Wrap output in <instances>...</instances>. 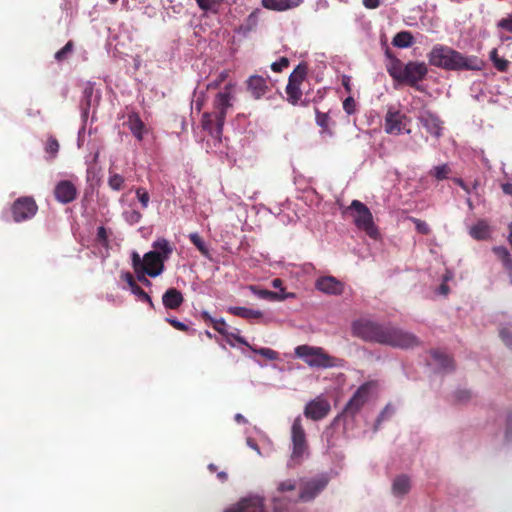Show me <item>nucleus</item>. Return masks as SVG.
<instances>
[{
	"label": "nucleus",
	"mask_w": 512,
	"mask_h": 512,
	"mask_svg": "<svg viewBox=\"0 0 512 512\" xmlns=\"http://www.w3.org/2000/svg\"><path fill=\"white\" fill-rule=\"evenodd\" d=\"M352 333L364 341L402 349L413 348L420 343L416 335L393 327L390 322H352Z\"/></svg>",
	"instance_id": "1"
},
{
	"label": "nucleus",
	"mask_w": 512,
	"mask_h": 512,
	"mask_svg": "<svg viewBox=\"0 0 512 512\" xmlns=\"http://www.w3.org/2000/svg\"><path fill=\"white\" fill-rule=\"evenodd\" d=\"M375 389L376 382L374 381H367L357 388L352 397L344 406L342 412L333 419L330 426L323 432V437L327 438L329 446H331L330 437L332 436V430L340 426L342 427L343 432H348L350 429H352L356 415L370 400Z\"/></svg>",
	"instance_id": "2"
},
{
	"label": "nucleus",
	"mask_w": 512,
	"mask_h": 512,
	"mask_svg": "<svg viewBox=\"0 0 512 512\" xmlns=\"http://www.w3.org/2000/svg\"><path fill=\"white\" fill-rule=\"evenodd\" d=\"M432 66L449 71H480L484 61L475 55L466 56L461 52L444 45H435L428 54Z\"/></svg>",
	"instance_id": "3"
},
{
	"label": "nucleus",
	"mask_w": 512,
	"mask_h": 512,
	"mask_svg": "<svg viewBox=\"0 0 512 512\" xmlns=\"http://www.w3.org/2000/svg\"><path fill=\"white\" fill-rule=\"evenodd\" d=\"M343 215H349L357 229L365 232L370 238L376 240L380 233L374 223L370 209L361 201L353 200L351 204L342 211Z\"/></svg>",
	"instance_id": "4"
},
{
	"label": "nucleus",
	"mask_w": 512,
	"mask_h": 512,
	"mask_svg": "<svg viewBox=\"0 0 512 512\" xmlns=\"http://www.w3.org/2000/svg\"><path fill=\"white\" fill-rule=\"evenodd\" d=\"M291 455L288 460V467H295L301 464L309 456L306 433L302 425L301 416H297L291 427Z\"/></svg>",
	"instance_id": "5"
},
{
	"label": "nucleus",
	"mask_w": 512,
	"mask_h": 512,
	"mask_svg": "<svg viewBox=\"0 0 512 512\" xmlns=\"http://www.w3.org/2000/svg\"><path fill=\"white\" fill-rule=\"evenodd\" d=\"M295 355L303 359L308 366L313 368H332L339 366L338 358L325 353L321 347L299 345L295 348Z\"/></svg>",
	"instance_id": "6"
},
{
	"label": "nucleus",
	"mask_w": 512,
	"mask_h": 512,
	"mask_svg": "<svg viewBox=\"0 0 512 512\" xmlns=\"http://www.w3.org/2000/svg\"><path fill=\"white\" fill-rule=\"evenodd\" d=\"M337 473L322 472L310 478H302L299 484V499L302 502L314 500L327 487Z\"/></svg>",
	"instance_id": "7"
},
{
	"label": "nucleus",
	"mask_w": 512,
	"mask_h": 512,
	"mask_svg": "<svg viewBox=\"0 0 512 512\" xmlns=\"http://www.w3.org/2000/svg\"><path fill=\"white\" fill-rule=\"evenodd\" d=\"M134 272L144 271L150 277L160 275L164 270V259L160 252L150 251L143 258L137 252L132 253Z\"/></svg>",
	"instance_id": "8"
},
{
	"label": "nucleus",
	"mask_w": 512,
	"mask_h": 512,
	"mask_svg": "<svg viewBox=\"0 0 512 512\" xmlns=\"http://www.w3.org/2000/svg\"><path fill=\"white\" fill-rule=\"evenodd\" d=\"M427 73L428 68L424 62L409 61L400 72L390 74L395 80L421 90L418 83L426 77Z\"/></svg>",
	"instance_id": "9"
},
{
	"label": "nucleus",
	"mask_w": 512,
	"mask_h": 512,
	"mask_svg": "<svg viewBox=\"0 0 512 512\" xmlns=\"http://www.w3.org/2000/svg\"><path fill=\"white\" fill-rule=\"evenodd\" d=\"M232 84H228L224 87L223 91H220L216 94L215 99L213 101V108L215 112L216 119V134L221 135L223 130V125L226 118L227 110L232 107Z\"/></svg>",
	"instance_id": "10"
},
{
	"label": "nucleus",
	"mask_w": 512,
	"mask_h": 512,
	"mask_svg": "<svg viewBox=\"0 0 512 512\" xmlns=\"http://www.w3.org/2000/svg\"><path fill=\"white\" fill-rule=\"evenodd\" d=\"M38 211V205L32 196L17 198L11 205V215L16 223L31 220Z\"/></svg>",
	"instance_id": "11"
},
{
	"label": "nucleus",
	"mask_w": 512,
	"mask_h": 512,
	"mask_svg": "<svg viewBox=\"0 0 512 512\" xmlns=\"http://www.w3.org/2000/svg\"><path fill=\"white\" fill-rule=\"evenodd\" d=\"M432 358L429 366L432 368L435 374H449L455 370V364L453 358L446 352L439 349L430 350Z\"/></svg>",
	"instance_id": "12"
},
{
	"label": "nucleus",
	"mask_w": 512,
	"mask_h": 512,
	"mask_svg": "<svg viewBox=\"0 0 512 512\" xmlns=\"http://www.w3.org/2000/svg\"><path fill=\"white\" fill-rule=\"evenodd\" d=\"M331 407L327 400L323 398H316L309 401L304 408V415L314 421L325 418Z\"/></svg>",
	"instance_id": "13"
},
{
	"label": "nucleus",
	"mask_w": 512,
	"mask_h": 512,
	"mask_svg": "<svg viewBox=\"0 0 512 512\" xmlns=\"http://www.w3.org/2000/svg\"><path fill=\"white\" fill-rule=\"evenodd\" d=\"M212 323H213L214 330L217 332V334H215V338L220 343V345L223 346V341H225L232 347H234L236 345V342L241 345L249 346L247 341L245 340V338H243L233 332H228L227 322H212Z\"/></svg>",
	"instance_id": "14"
},
{
	"label": "nucleus",
	"mask_w": 512,
	"mask_h": 512,
	"mask_svg": "<svg viewBox=\"0 0 512 512\" xmlns=\"http://www.w3.org/2000/svg\"><path fill=\"white\" fill-rule=\"evenodd\" d=\"M407 117L399 110L389 108L385 116V132L388 134L398 135L405 127L404 121Z\"/></svg>",
	"instance_id": "15"
},
{
	"label": "nucleus",
	"mask_w": 512,
	"mask_h": 512,
	"mask_svg": "<svg viewBox=\"0 0 512 512\" xmlns=\"http://www.w3.org/2000/svg\"><path fill=\"white\" fill-rule=\"evenodd\" d=\"M77 188L68 180L58 182L54 188L55 199L62 204H68L77 197Z\"/></svg>",
	"instance_id": "16"
},
{
	"label": "nucleus",
	"mask_w": 512,
	"mask_h": 512,
	"mask_svg": "<svg viewBox=\"0 0 512 512\" xmlns=\"http://www.w3.org/2000/svg\"><path fill=\"white\" fill-rule=\"evenodd\" d=\"M224 512H264L263 499L259 496L243 498Z\"/></svg>",
	"instance_id": "17"
},
{
	"label": "nucleus",
	"mask_w": 512,
	"mask_h": 512,
	"mask_svg": "<svg viewBox=\"0 0 512 512\" xmlns=\"http://www.w3.org/2000/svg\"><path fill=\"white\" fill-rule=\"evenodd\" d=\"M316 289L329 295H341L344 292V284L333 276H323L316 280Z\"/></svg>",
	"instance_id": "18"
},
{
	"label": "nucleus",
	"mask_w": 512,
	"mask_h": 512,
	"mask_svg": "<svg viewBox=\"0 0 512 512\" xmlns=\"http://www.w3.org/2000/svg\"><path fill=\"white\" fill-rule=\"evenodd\" d=\"M419 121L428 133L435 137H440L442 122L436 114L429 110H424L419 115Z\"/></svg>",
	"instance_id": "19"
},
{
	"label": "nucleus",
	"mask_w": 512,
	"mask_h": 512,
	"mask_svg": "<svg viewBox=\"0 0 512 512\" xmlns=\"http://www.w3.org/2000/svg\"><path fill=\"white\" fill-rule=\"evenodd\" d=\"M247 89L255 99H260L270 90L267 78L260 75H252L248 78Z\"/></svg>",
	"instance_id": "20"
},
{
	"label": "nucleus",
	"mask_w": 512,
	"mask_h": 512,
	"mask_svg": "<svg viewBox=\"0 0 512 512\" xmlns=\"http://www.w3.org/2000/svg\"><path fill=\"white\" fill-rule=\"evenodd\" d=\"M99 101V96L94 95V84L92 82H87L84 85L82 91V99L80 102V108L82 111V116L84 118L88 117L89 110L92 106H94Z\"/></svg>",
	"instance_id": "21"
},
{
	"label": "nucleus",
	"mask_w": 512,
	"mask_h": 512,
	"mask_svg": "<svg viewBox=\"0 0 512 512\" xmlns=\"http://www.w3.org/2000/svg\"><path fill=\"white\" fill-rule=\"evenodd\" d=\"M249 289L251 292L258 298L264 299L267 301H282L287 298H294V293L285 292L284 288H281V292H273L267 289H262L257 286H250Z\"/></svg>",
	"instance_id": "22"
},
{
	"label": "nucleus",
	"mask_w": 512,
	"mask_h": 512,
	"mask_svg": "<svg viewBox=\"0 0 512 512\" xmlns=\"http://www.w3.org/2000/svg\"><path fill=\"white\" fill-rule=\"evenodd\" d=\"M303 0H261V5L267 10L283 12L299 7Z\"/></svg>",
	"instance_id": "23"
},
{
	"label": "nucleus",
	"mask_w": 512,
	"mask_h": 512,
	"mask_svg": "<svg viewBox=\"0 0 512 512\" xmlns=\"http://www.w3.org/2000/svg\"><path fill=\"white\" fill-rule=\"evenodd\" d=\"M163 305L169 309L178 308L183 302L182 293L175 289L169 288L162 297Z\"/></svg>",
	"instance_id": "24"
},
{
	"label": "nucleus",
	"mask_w": 512,
	"mask_h": 512,
	"mask_svg": "<svg viewBox=\"0 0 512 512\" xmlns=\"http://www.w3.org/2000/svg\"><path fill=\"white\" fill-rule=\"evenodd\" d=\"M410 479L406 475L397 476L392 483V492L395 496H403L410 490Z\"/></svg>",
	"instance_id": "25"
},
{
	"label": "nucleus",
	"mask_w": 512,
	"mask_h": 512,
	"mask_svg": "<svg viewBox=\"0 0 512 512\" xmlns=\"http://www.w3.org/2000/svg\"><path fill=\"white\" fill-rule=\"evenodd\" d=\"M492 251L497 258L502 261L505 270L509 273L510 277H512V258L508 249L504 246H495Z\"/></svg>",
	"instance_id": "26"
},
{
	"label": "nucleus",
	"mask_w": 512,
	"mask_h": 512,
	"mask_svg": "<svg viewBox=\"0 0 512 512\" xmlns=\"http://www.w3.org/2000/svg\"><path fill=\"white\" fill-rule=\"evenodd\" d=\"M229 310L234 316L243 319H259L262 317L261 311L245 307H231Z\"/></svg>",
	"instance_id": "27"
},
{
	"label": "nucleus",
	"mask_w": 512,
	"mask_h": 512,
	"mask_svg": "<svg viewBox=\"0 0 512 512\" xmlns=\"http://www.w3.org/2000/svg\"><path fill=\"white\" fill-rule=\"evenodd\" d=\"M414 38L409 31L398 32L393 40L392 44L399 48H407L413 44Z\"/></svg>",
	"instance_id": "28"
},
{
	"label": "nucleus",
	"mask_w": 512,
	"mask_h": 512,
	"mask_svg": "<svg viewBox=\"0 0 512 512\" xmlns=\"http://www.w3.org/2000/svg\"><path fill=\"white\" fill-rule=\"evenodd\" d=\"M202 128L206 131H208L212 136L220 137L221 135L216 134V119H215V112H205L202 115Z\"/></svg>",
	"instance_id": "29"
},
{
	"label": "nucleus",
	"mask_w": 512,
	"mask_h": 512,
	"mask_svg": "<svg viewBox=\"0 0 512 512\" xmlns=\"http://www.w3.org/2000/svg\"><path fill=\"white\" fill-rule=\"evenodd\" d=\"M470 235L477 240H484L489 237V226L484 221H479L471 227Z\"/></svg>",
	"instance_id": "30"
},
{
	"label": "nucleus",
	"mask_w": 512,
	"mask_h": 512,
	"mask_svg": "<svg viewBox=\"0 0 512 512\" xmlns=\"http://www.w3.org/2000/svg\"><path fill=\"white\" fill-rule=\"evenodd\" d=\"M394 413H395L394 406H392L390 403L386 404L385 407L381 410V412L379 413V415L377 416V418L375 420L374 427H373L374 432L378 431L381 424L384 421L389 420L394 415Z\"/></svg>",
	"instance_id": "31"
},
{
	"label": "nucleus",
	"mask_w": 512,
	"mask_h": 512,
	"mask_svg": "<svg viewBox=\"0 0 512 512\" xmlns=\"http://www.w3.org/2000/svg\"><path fill=\"white\" fill-rule=\"evenodd\" d=\"M306 74L307 66L305 64H299L290 74L288 83L301 85L305 80Z\"/></svg>",
	"instance_id": "32"
},
{
	"label": "nucleus",
	"mask_w": 512,
	"mask_h": 512,
	"mask_svg": "<svg viewBox=\"0 0 512 512\" xmlns=\"http://www.w3.org/2000/svg\"><path fill=\"white\" fill-rule=\"evenodd\" d=\"M301 85L288 83L286 86L287 100L292 105H296L302 97Z\"/></svg>",
	"instance_id": "33"
},
{
	"label": "nucleus",
	"mask_w": 512,
	"mask_h": 512,
	"mask_svg": "<svg viewBox=\"0 0 512 512\" xmlns=\"http://www.w3.org/2000/svg\"><path fill=\"white\" fill-rule=\"evenodd\" d=\"M198 7L205 11L211 13H217L220 7L223 4L224 0H195Z\"/></svg>",
	"instance_id": "34"
},
{
	"label": "nucleus",
	"mask_w": 512,
	"mask_h": 512,
	"mask_svg": "<svg viewBox=\"0 0 512 512\" xmlns=\"http://www.w3.org/2000/svg\"><path fill=\"white\" fill-rule=\"evenodd\" d=\"M127 125L132 134H136V132H139L140 130H145L144 122L135 112L128 114Z\"/></svg>",
	"instance_id": "35"
},
{
	"label": "nucleus",
	"mask_w": 512,
	"mask_h": 512,
	"mask_svg": "<svg viewBox=\"0 0 512 512\" xmlns=\"http://www.w3.org/2000/svg\"><path fill=\"white\" fill-rule=\"evenodd\" d=\"M124 177L120 174H117L109 168V178L108 185L112 190L119 191L123 188L124 185Z\"/></svg>",
	"instance_id": "36"
},
{
	"label": "nucleus",
	"mask_w": 512,
	"mask_h": 512,
	"mask_svg": "<svg viewBox=\"0 0 512 512\" xmlns=\"http://www.w3.org/2000/svg\"><path fill=\"white\" fill-rule=\"evenodd\" d=\"M499 334L505 345L512 351V322H506L500 328Z\"/></svg>",
	"instance_id": "37"
},
{
	"label": "nucleus",
	"mask_w": 512,
	"mask_h": 512,
	"mask_svg": "<svg viewBox=\"0 0 512 512\" xmlns=\"http://www.w3.org/2000/svg\"><path fill=\"white\" fill-rule=\"evenodd\" d=\"M490 58H491V61L493 62V65L494 67L500 71V72H505L507 71L508 67H509V64L510 62L504 58H500L498 56V53H497V50L496 49H493L491 52H490Z\"/></svg>",
	"instance_id": "38"
},
{
	"label": "nucleus",
	"mask_w": 512,
	"mask_h": 512,
	"mask_svg": "<svg viewBox=\"0 0 512 512\" xmlns=\"http://www.w3.org/2000/svg\"><path fill=\"white\" fill-rule=\"evenodd\" d=\"M153 247L155 252L161 253L164 260H167L169 255L172 253V247L166 239H160L154 242Z\"/></svg>",
	"instance_id": "39"
},
{
	"label": "nucleus",
	"mask_w": 512,
	"mask_h": 512,
	"mask_svg": "<svg viewBox=\"0 0 512 512\" xmlns=\"http://www.w3.org/2000/svg\"><path fill=\"white\" fill-rule=\"evenodd\" d=\"M329 120L330 117L327 113L316 110V123L322 128V132L332 135V131L329 129Z\"/></svg>",
	"instance_id": "40"
},
{
	"label": "nucleus",
	"mask_w": 512,
	"mask_h": 512,
	"mask_svg": "<svg viewBox=\"0 0 512 512\" xmlns=\"http://www.w3.org/2000/svg\"><path fill=\"white\" fill-rule=\"evenodd\" d=\"M451 172V169L447 164L435 166L430 174L433 175L437 180H444L448 177V174Z\"/></svg>",
	"instance_id": "41"
},
{
	"label": "nucleus",
	"mask_w": 512,
	"mask_h": 512,
	"mask_svg": "<svg viewBox=\"0 0 512 512\" xmlns=\"http://www.w3.org/2000/svg\"><path fill=\"white\" fill-rule=\"evenodd\" d=\"M73 48H74L73 41H71V40L68 41L63 48H61L59 51H57L55 53V56H54L55 59L58 62L64 61L65 59H67L68 55L72 53Z\"/></svg>",
	"instance_id": "42"
},
{
	"label": "nucleus",
	"mask_w": 512,
	"mask_h": 512,
	"mask_svg": "<svg viewBox=\"0 0 512 512\" xmlns=\"http://www.w3.org/2000/svg\"><path fill=\"white\" fill-rule=\"evenodd\" d=\"M175 329L186 332L188 335H193L197 329L193 327L194 322H169Z\"/></svg>",
	"instance_id": "43"
},
{
	"label": "nucleus",
	"mask_w": 512,
	"mask_h": 512,
	"mask_svg": "<svg viewBox=\"0 0 512 512\" xmlns=\"http://www.w3.org/2000/svg\"><path fill=\"white\" fill-rule=\"evenodd\" d=\"M189 239L197 247V249L201 252V254H203V255L208 254V250L204 244V241L198 233H191L189 235Z\"/></svg>",
	"instance_id": "44"
},
{
	"label": "nucleus",
	"mask_w": 512,
	"mask_h": 512,
	"mask_svg": "<svg viewBox=\"0 0 512 512\" xmlns=\"http://www.w3.org/2000/svg\"><path fill=\"white\" fill-rule=\"evenodd\" d=\"M45 151L50 154L52 157H55L56 154L59 151V143L56 138L50 136L47 139L46 145H45Z\"/></svg>",
	"instance_id": "45"
},
{
	"label": "nucleus",
	"mask_w": 512,
	"mask_h": 512,
	"mask_svg": "<svg viewBox=\"0 0 512 512\" xmlns=\"http://www.w3.org/2000/svg\"><path fill=\"white\" fill-rule=\"evenodd\" d=\"M253 352L267 358L268 360H276L278 359V353L273 350V349H270V348H259V349H255V348H251Z\"/></svg>",
	"instance_id": "46"
},
{
	"label": "nucleus",
	"mask_w": 512,
	"mask_h": 512,
	"mask_svg": "<svg viewBox=\"0 0 512 512\" xmlns=\"http://www.w3.org/2000/svg\"><path fill=\"white\" fill-rule=\"evenodd\" d=\"M136 196L141 203L142 208L146 209L149 205L150 196L146 189L139 187L136 189Z\"/></svg>",
	"instance_id": "47"
},
{
	"label": "nucleus",
	"mask_w": 512,
	"mask_h": 512,
	"mask_svg": "<svg viewBox=\"0 0 512 512\" xmlns=\"http://www.w3.org/2000/svg\"><path fill=\"white\" fill-rule=\"evenodd\" d=\"M453 396L459 403H464L471 398V391L467 389H457L454 391Z\"/></svg>",
	"instance_id": "48"
},
{
	"label": "nucleus",
	"mask_w": 512,
	"mask_h": 512,
	"mask_svg": "<svg viewBox=\"0 0 512 512\" xmlns=\"http://www.w3.org/2000/svg\"><path fill=\"white\" fill-rule=\"evenodd\" d=\"M505 424V441L509 443L512 441V412H507Z\"/></svg>",
	"instance_id": "49"
},
{
	"label": "nucleus",
	"mask_w": 512,
	"mask_h": 512,
	"mask_svg": "<svg viewBox=\"0 0 512 512\" xmlns=\"http://www.w3.org/2000/svg\"><path fill=\"white\" fill-rule=\"evenodd\" d=\"M412 221L415 224L417 232H419L420 234L428 235L431 232L430 227L425 221H422L417 218H412Z\"/></svg>",
	"instance_id": "50"
},
{
	"label": "nucleus",
	"mask_w": 512,
	"mask_h": 512,
	"mask_svg": "<svg viewBox=\"0 0 512 512\" xmlns=\"http://www.w3.org/2000/svg\"><path fill=\"white\" fill-rule=\"evenodd\" d=\"M289 66V60L286 57H281L278 61L271 64V69L274 72H281L284 68Z\"/></svg>",
	"instance_id": "51"
},
{
	"label": "nucleus",
	"mask_w": 512,
	"mask_h": 512,
	"mask_svg": "<svg viewBox=\"0 0 512 512\" xmlns=\"http://www.w3.org/2000/svg\"><path fill=\"white\" fill-rule=\"evenodd\" d=\"M228 76V72L227 71H222L215 80L211 81L208 85H207V89H216L218 88L224 81L225 79L227 78Z\"/></svg>",
	"instance_id": "52"
},
{
	"label": "nucleus",
	"mask_w": 512,
	"mask_h": 512,
	"mask_svg": "<svg viewBox=\"0 0 512 512\" xmlns=\"http://www.w3.org/2000/svg\"><path fill=\"white\" fill-rule=\"evenodd\" d=\"M497 27L499 29H503L507 32L512 33V16L509 15L505 18L500 19L497 23Z\"/></svg>",
	"instance_id": "53"
},
{
	"label": "nucleus",
	"mask_w": 512,
	"mask_h": 512,
	"mask_svg": "<svg viewBox=\"0 0 512 512\" xmlns=\"http://www.w3.org/2000/svg\"><path fill=\"white\" fill-rule=\"evenodd\" d=\"M343 109H344V111L348 115L353 114L355 112V110H356V102H355V100L352 97H347L343 101Z\"/></svg>",
	"instance_id": "54"
},
{
	"label": "nucleus",
	"mask_w": 512,
	"mask_h": 512,
	"mask_svg": "<svg viewBox=\"0 0 512 512\" xmlns=\"http://www.w3.org/2000/svg\"><path fill=\"white\" fill-rule=\"evenodd\" d=\"M295 488H296V483L294 480H291V479L282 481L278 485L279 492L292 491Z\"/></svg>",
	"instance_id": "55"
},
{
	"label": "nucleus",
	"mask_w": 512,
	"mask_h": 512,
	"mask_svg": "<svg viewBox=\"0 0 512 512\" xmlns=\"http://www.w3.org/2000/svg\"><path fill=\"white\" fill-rule=\"evenodd\" d=\"M97 240L104 246L108 244V235L104 226H100L97 229Z\"/></svg>",
	"instance_id": "56"
},
{
	"label": "nucleus",
	"mask_w": 512,
	"mask_h": 512,
	"mask_svg": "<svg viewBox=\"0 0 512 512\" xmlns=\"http://www.w3.org/2000/svg\"><path fill=\"white\" fill-rule=\"evenodd\" d=\"M142 218V214L138 211H131L127 214V220L131 223V224H134V223H138Z\"/></svg>",
	"instance_id": "57"
},
{
	"label": "nucleus",
	"mask_w": 512,
	"mask_h": 512,
	"mask_svg": "<svg viewBox=\"0 0 512 512\" xmlns=\"http://www.w3.org/2000/svg\"><path fill=\"white\" fill-rule=\"evenodd\" d=\"M258 20L257 12H252L247 18V24L249 26V30H251L254 26H256Z\"/></svg>",
	"instance_id": "58"
},
{
	"label": "nucleus",
	"mask_w": 512,
	"mask_h": 512,
	"mask_svg": "<svg viewBox=\"0 0 512 512\" xmlns=\"http://www.w3.org/2000/svg\"><path fill=\"white\" fill-rule=\"evenodd\" d=\"M130 289L134 294H136L140 297H143L146 299L149 298V296L144 292V290L137 283L135 285H133Z\"/></svg>",
	"instance_id": "59"
},
{
	"label": "nucleus",
	"mask_w": 512,
	"mask_h": 512,
	"mask_svg": "<svg viewBox=\"0 0 512 512\" xmlns=\"http://www.w3.org/2000/svg\"><path fill=\"white\" fill-rule=\"evenodd\" d=\"M363 5L368 9H376L380 6V0H363Z\"/></svg>",
	"instance_id": "60"
},
{
	"label": "nucleus",
	"mask_w": 512,
	"mask_h": 512,
	"mask_svg": "<svg viewBox=\"0 0 512 512\" xmlns=\"http://www.w3.org/2000/svg\"><path fill=\"white\" fill-rule=\"evenodd\" d=\"M246 444H247V446L249 448H251L252 450L256 451L257 454H259V455L261 454V451H260V448H259L258 444L251 437H247Z\"/></svg>",
	"instance_id": "61"
},
{
	"label": "nucleus",
	"mask_w": 512,
	"mask_h": 512,
	"mask_svg": "<svg viewBox=\"0 0 512 512\" xmlns=\"http://www.w3.org/2000/svg\"><path fill=\"white\" fill-rule=\"evenodd\" d=\"M136 276H137V279L138 281H140L142 284L144 285H150V281L146 278V275L147 273L144 272V271H138V272H135Z\"/></svg>",
	"instance_id": "62"
},
{
	"label": "nucleus",
	"mask_w": 512,
	"mask_h": 512,
	"mask_svg": "<svg viewBox=\"0 0 512 512\" xmlns=\"http://www.w3.org/2000/svg\"><path fill=\"white\" fill-rule=\"evenodd\" d=\"M123 279L127 282V284L129 285L130 288L136 284V281H135L133 275L129 272L124 274Z\"/></svg>",
	"instance_id": "63"
},
{
	"label": "nucleus",
	"mask_w": 512,
	"mask_h": 512,
	"mask_svg": "<svg viewBox=\"0 0 512 512\" xmlns=\"http://www.w3.org/2000/svg\"><path fill=\"white\" fill-rule=\"evenodd\" d=\"M502 190L505 194L512 196V184L511 183L502 184Z\"/></svg>",
	"instance_id": "64"
}]
</instances>
